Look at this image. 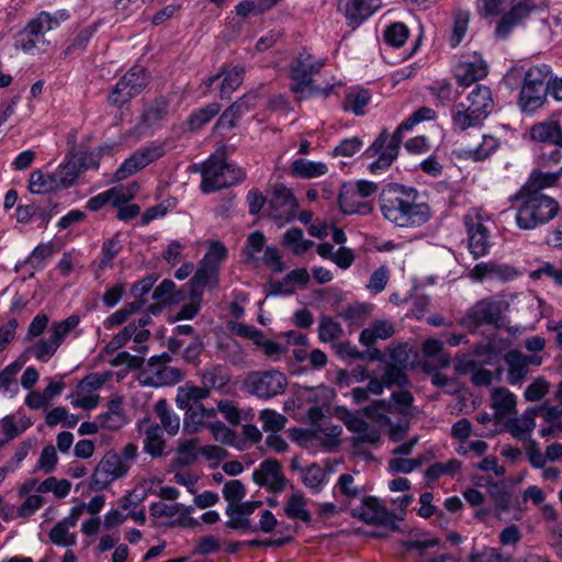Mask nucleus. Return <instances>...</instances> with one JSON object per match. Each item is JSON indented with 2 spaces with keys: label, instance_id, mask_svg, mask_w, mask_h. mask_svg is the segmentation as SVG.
Here are the masks:
<instances>
[{
  "label": "nucleus",
  "instance_id": "nucleus-1",
  "mask_svg": "<svg viewBox=\"0 0 562 562\" xmlns=\"http://www.w3.org/2000/svg\"><path fill=\"white\" fill-rule=\"evenodd\" d=\"M379 203L383 217L398 227H419L431 217L430 206L414 187L387 183L379 194Z\"/></svg>",
  "mask_w": 562,
  "mask_h": 562
},
{
  "label": "nucleus",
  "instance_id": "nucleus-2",
  "mask_svg": "<svg viewBox=\"0 0 562 562\" xmlns=\"http://www.w3.org/2000/svg\"><path fill=\"white\" fill-rule=\"evenodd\" d=\"M225 147L217 149L201 167V190L212 193L222 188H229L241 182L246 175L241 168L226 162Z\"/></svg>",
  "mask_w": 562,
  "mask_h": 562
},
{
  "label": "nucleus",
  "instance_id": "nucleus-3",
  "mask_svg": "<svg viewBox=\"0 0 562 562\" xmlns=\"http://www.w3.org/2000/svg\"><path fill=\"white\" fill-rule=\"evenodd\" d=\"M522 200L516 214V223L521 229H535L553 220L560 210L555 199L546 194H520L513 198V201Z\"/></svg>",
  "mask_w": 562,
  "mask_h": 562
},
{
  "label": "nucleus",
  "instance_id": "nucleus-4",
  "mask_svg": "<svg viewBox=\"0 0 562 562\" xmlns=\"http://www.w3.org/2000/svg\"><path fill=\"white\" fill-rule=\"evenodd\" d=\"M550 75L551 67L547 64L531 66L525 72L517 99V105L522 113L532 114L546 104L550 90Z\"/></svg>",
  "mask_w": 562,
  "mask_h": 562
},
{
  "label": "nucleus",
  "instance_id": "nucleus-5",
  "mask_svg": "<svg viewBox=\"0 0 562 562\" xmlns=\"http://www.w3.org/2000/svg\"><path fill=\"white\" fill-rule=\"evenodd\" d=\"M312 56L306 53H300L296 60L291 65L290 72L293 83L290 90L297 94V100L307 99L323 94L328 97L333 90V86L321 88L315 85L312 79L313 74H317L323 67V63H312Z\"/></svg>",
  "mask_w": 562,
  "mask_h": 562
},
{
  "label": "nucleus",
  "instance_id": "nucleus-6",
  "mask_svg": "<svg viewBox=\"0 0 562 562\" xmlns=\"http://www.w3.org/2000/svg\"><path fill=\"white\" fill-rule=\"evenodd\" d=\"M509 310V303L494 296L477 301L467 313L461 324L469 330H475L481 326L491 325L495 329L506 327L505 313Z\"/></svg>",
  "mask_w": 562,
  "mask_h": 562
},
{
  "label": "nucleus",
  "instance_id": "nucleus-7",
  "mask_svg": "<svg viewBox=\"0 0 562 562\" xmlns=\"http://www.w3.org/2000/svg\"><path fill=\"white\" fill-rule=\"evenodd\" d=\"M409 130V127H403L402 122L391 137L386 128L380 132L374 142L363 153L368 158L378 157L376 160L370 164V172L378 173L380 170H386L391 167L398 156L403 132Z\"/></svg>",
  "mask_w": 562,
  "mask_h": 562
},
{
  "label": "nucleus",
  "instance_id": "nucleus-8",
  "mask_svg": "<svg viewBox=\"0 0 562 562\" xmlns=\"http://www.w3.org/2000/svg\"><path fill=\"white\" fill-rule=\"evenodd\" d=\"M244 386L247 392L261 400H269L284 393L286 376L279 370L251 371L247 374Z\"/></svg>",
  "mask_w": 562,
  "mask_h": 562
},
{
  "label": "nucleus",
  "instance_id": "nucleus-9",
  "mask_svg": "<svg viewBox=\"0 0 562 562\" xmlns=\"http://www.w3.org/2000/svg\"><path fill=\"white\" fill-rule=\"evenodd\" d=\"M350 516L369 526H384L393 532L402 531L395 521L396 514L390 512L376 496H364L361 506L350 510Z\"/></svg>",
  "mask_w": 562,
  "mask_h": 562
},
{
  "label": "nucleus",
  "instance_id": "nucleus-10",
  "mask_svg": "<svg viewBox=\"0 0 562 562\" xmlns=\"http://www.w3.org/2000/svg\"><path fill=\"white\" fill-rule=\"evenodd\" d=\"M252 481L278 494L285 490L288 480L282 472V464L273 458L263 460L258 470L252 473Z\"/></svg>",
  "mask_w": 562,
  "mask_h": 562
},
{
  "label": "nucleus",
  "instance_id": "nucleus-11",
  "mask_svg": "<svg viewBox=\"0 0 562 562\" xmlns=\"http://www.w3.org/2000/svg\"><path fill=\"white\" fill-rule=\"evenodd\" d=\"M337 411H341L344 414L338 417L342 420L348 430L358 434L351 438V446L353 449H358L361 443L374 445L380 441L381 434L378 428L369 429V424L361 417L352 414L345 407H338Z\"/></svg>",
  "mask_w": 562,
  "mask_h": 562
},
{
  "label": "nucleus",
  "instance_id": "nucleus-12",
  "mask_svg": "<svg viewBox=\"0 0 562 562\" xmlns=\"http://www.w3.org/2000/svg\"><path fill=\"white\" fill-rule=\"evenodd\" d=\"M537 7L532 0L518 1L512 5L509 11L505 13L495 29L497 38L505 40L508 37L513 29L522 23Z\"/></svg>",
  "mask_w": 562,
  "mask_h": 562
},
{
  "label": "nucleus",
  "instance_id": "nucleus-13",
  "mask_svg": "<svg viewBox=\"0 0 562 562\" xmlns=\"http://www.w3.org/2000/svg\"><path fill=\"white\" fill-rule=\"evenodd\" d=\"M261 506V501H246L237 505H227L225 513L229 519L225 522V527L241 532H247L248 529H255L249 516Z\"/></svg>",
  "mask_w": 562,
  "mask_h": 562
},
{
  "label": "nucleus",
  "instance_id": "nucleus-14",
  "mask_svg": "<svg viewBox=\"0 0 562 562\" xmlns=\"http://www.w3.org/2000/svg\"><path fill=\"white\" fill-rule=\"evenodd\" d=\"M464 225L469 235V250L474 259L485 256L488 252V231L481 223H474L469 215L464 216Z\"/></svg>",
  "mask_w": 562,
  "mask_h": 562
},
{
  "label": "nucleus",
  "instance_id": "nucleus-15",
  "mask_svg": "<svg viewBox=\"0 0 562 562\" xmlns=\"http://www.w3.org/2000/svg\"><path fill=\"white\" fill-rule=\"evenodd\" d=\"M474 60L461 61L456 68V78L460 86L469 87L487 76V65L481 55L474 53Z\"/></svg>",
  "mask_w": 562,
  "mask_h": 562
},
{
  "label": "nucleus",
  "instance_id": "nucleus-16",
  "mask_svg": "<svg viewBox=\"0 0 562 562\" xmlns=\"http://www.w3.org/2000/svg\"><path fill=\"white\" fill-rule=\"evenodd\" d=\"M532 142L562 147V126L557 120L535 123L529 128Z\"/></svg>",
  "mask_w": 562,
  "mask_h": 562
},
{
  "label": "nucleus",
  "instance_id": "nucleus-17",
  "mask_svg": "<svg viewBox=\"0 0 562 562\" xmlns=\"http://www.w3.org/2000/svg\"><path fill=\"white\" fill-rule=\"evenodd\" d=\"M58 173H44L41 169L34 170L29 179V191L32 194L56 193L64 188L58 181Z\"/></svg>",
  "mask_w": 562,
  "mask_h": 562
},
{
  "label": "nucleus",
  "instance_id": "nucleus-18",
  "mask_svg": "<svg viewBox=\"0 0 562 562\" xmlns=\"http://www.w3.org/2000/svg\"><path fill=\"white\" fill-rule=\"evenodd\" d=\"M184 379V372L175 367L161 366L155 372V375L140 378V384L144 386L159 387L164 385H173Z\"/></svg>",
  "mask_w": 562,
  "mask_h": 562
},
{
  "label": "nucleus",
  "instance_id": "nucleus-19",
  "mask_svg": "<svg viewBox=\"0 0 562 562\" xmlns=\"http://www.w3.org/2000/svg\"><path fill=\"white\" fill-rule=\"evenodd\" d=\"M508 364V382L512 385L520 383L528 373V357L520 350L513 349L504 356Z\"/></svg>",
  "mask_w": 562,
  "mask_h": 562
},
{
  "label": "nucleus",
  "instance_id": "nucleus-20",
  "mask_svg": "<svg viewBox=\"0 0 562 562\" xmlns=\"http://www.w3.org/2000/svg\"><path fill=\"white\" fill-rule=\"evenodd\" d=\"M541 408L538 406L528 407L526 412L522 414V425H519L518 418H508L505 422L506 429L510 432V435L518 439L524 440L525 432H530L536 427L535 417L540 413Z\"/></svg>",
  "mask_w": 562,
  "mask_h": 562
},
{
  "label": "nucleus",
  "instance_id": "nucleus-21",
  "mask_svg": "<svg viewBox=\"0 0 562 562\" xmlns=\"http://www.w3.org/2000/svg\"><path fill=\"white\" fill-rule=\"evenodd\" d=\"M269 207L272 212H277L280 207H285L291 215H294L299 203L291 189L283 183H277L272 189V198L269 201Z\"/></svg>",
  "mask_w": 562,
  "mask_h": 562
},
{
  "label": "nucleus",
  "instance_id": "nucleus-22",
  "mask_svg": "<svg viewBox=\"0 0 562 562\" xmlns=\"http://www.w3.org/2000/svg\"><path fill=\"white\" fill-rule=\"evenodd\" d=\"M559 181V173L543 172L541 170H533L530 173L528 181L522 186L520 194H542L540 191L544 188L553 187Z\"/></svg>",
  "mask_w": 562,
  "mask_h": 562
},
{
  "label": "nucleus",
  "instance_id": "nucleus-23",
  "mask_svg": "<svg viewBox=\"0 0 562 562\" xmlns=\"http://www.w3.org/2000/svg\"><path fill=\"white\" fill-rule=\"evenodd\" d=\"M488 494L495 503V516L501 519L504 512L510 508L512 492L504 481H493L487 479Z\"/></svg>",
  "mask_w": 562,
  "mask_h": 562
},
{
  "label": "nucleus",
  "instance_id": "nucleus-24",
  "mask_svg": "<svg viewBox=\"0 0 562 562\" xmlns=\"http://www.w3.org/2000/svg\"><path fill=\"white\" fill-rule=\"evenodd\" d=\"M168 108L169 101L165 97L160 95L154 99L144 109L138 124L146 127L153 126L167 116Z\"/></svg>",
  "mask_w": 562,
  "mask_h": 562
},
{
  "label": "nucleus",
  "instance_id": "nucleus-25",
  "mask_svg": "<svg viewBox=\"0 0 562 562\" xmlns=\"http://www.w3.org/2000/svg\"><path fill=\"white\" fill-rule=\"evenodd\" d=\"M120 80L125 81L123 85L135 98L149 85L150 72L142 66H134Z\"/></svg>",
  "mask_w": 562,
  "mask_h": 562
},
{
  "label": "nucleus",
  "instance_id": "nucleus-26",
  "mask_svg": "<svg viewBox=\"0 0 562 562\" xmlns=\"http://www.w3.org/2000/svg\"><path fill=\"white\" fill-rule=\"evenodd\" d=\"M245 72L243 65H236L232 69H227L226 66L221 68V74L224 76L220 87L221 99H228L231 93L240 87Z\"/></svg>",
  "mask_w": 562,
  "mask_h": 562
},
{
  "label": "nucleus",
  "instance_id": "nucleus-27",
  "mask_svg": "<svg viewBox=\"0 0 562 562\" xmlns=\"http://www.w3.org/2000/svg\"><path fill=\"white\" fill-rule=\"evenodd\" d=\"M198 441V438L179 440L176 449L179 456L171 461V469L189 467L196 461L199 453Z\"/></svg>",
  "mask_w": 562,
  "mask_h": 562
},
{
  "label": "nucleus",
  "instance_id": "nucleus-28",
  "mask_svg": "<svg viewBox=\"0 0 562 562\" xmlns=\"http://www.w3.org/2000/svg\"><path fill=\"white\" fill-rule=\"evenodd\" d=\"M328 171L326 164L314 162L303 158L295 159L291 164L290 173L294 178L312 179L321 177Z\"/></svg>",
  "mask_w": 562,
  "mask_h": 562
},
{
  "label": "nucleus",
  "instance_id": "nucleus-29",
  "mask_svg": "<svg viewBox=\"0 0 562 562\" xmlns=\"http://www.w3.org/2000/svg\"><path fill=\"white\" fill-rule=\"evenodd\" d=\"M221 111V104L212 102L193 112L186 121L187 130L195 132L207 124Z\"/></svg>",
  "mask_w": 562,
  "mask_h": 562
},
{
  "label": "nucleus",
  "instance_id": "nucleus-30",
  "mask_svg": "<svg viewBox=\"0 0 562 562\" xmlns=\"http://www.w3.org/2000/svg\"><path fill=\"white\" fill-rule=\"evenodd\" d=\"M307 499L302 493H294L289 496L288 502L284 506V514L291 519H299L304 524H311V513L305 509Z\"/></svg>",
  "mask_w": 562,
  "mask_h": 562
},
{
  "label": "nucleus",
  "instance_id": "nucleus-31",
  "mask_svg": "<svg viewBox=\"0 0 562 562\" xmlns=\"http://www.w3.org/2000/svg\"><path fill=\"white\" fill-rule=\"evenodd\" d=\"M468 100L470 102L469 108L482 113L485 117L488 115L493 105L492 92L488 87L477 85L469 94Z\"/></svg>",
  "mask_w": 562,
  "mask_h": 562
},
{
  "label": "nucleus",
  "instance_id": "nucleus-32",
  "mask_svg": "<svg viewBox=\"0 0 562 562\" xmlns=\"http://www.w3.org/2000/svg\"><path fill=\"white\" fill-rule=\"evenodd\" d=\"M435 458L431 450H427L415 459L394 458L389 461V470L392 473H411L414 469L419 468L426 462Z\"/></svg>",
  "mask_w": 562,
  "mask_h": 562
},
{
  "label": "nucleus",
  "instance_id": "nucleus-33",
  "mask_svg": "<svg viewBox=\"0 0 562 562\" xmlns=\"http://www.w3.org/2000/svg\"><path fill=\"white\" fill-rule=\"evenodd\" d=\"M458 108H460V110L452 114V121L461 131L477 126L485 120L482 113H477L469 106L465 108L463 103H459Z\"/></svg>",
  "mask_w": 562,
  "mask_h": 562
},
{
  "label": "nucleus",
  "instance_id": "nucleus-34",
  "mask_svg": "<svg viewBox=\"0 0 562 562\" xmlns=\"http://www.w3.org/2000/svg\"><path fill=\"white\" fill-rule=\"evenodd\" d=\"M154 411L160 418V429L164 428L170 436H175L179 431L180 420L178 416L172 415L169 411L167 400L160 398L157 401Z\"/></svg>",
  "mask_w": 562,
  "mask_h": 562
},
{
  "label": "nucleus",
  "instance_id": "nucleus-35",
  "mask_svg": "<svg viewBox=\"0 0 562 562\" xmlns=\"http://www.w3.org/2000/svg\"><path fill=\"white\" fill-rule=\"evenodd\" d=\"M79 322L80 317L77 314H72L61 322L53 323L49 328V340L59 348L65 337L79 325Z\"/></svg>",
  "mask_w": 562,
  "mask_h": 562
},
{
  "label": "nucleus",
  "instance_id": "nucleus-36",
  "mask_svg": "<svg viewBox=\"0 0 562 562\" xmlns=\"http://www.w3.org/2000/svg\"><path fill=\"white\" fill-rule=\"evenodd\" d=\"M146 438L144 440V450L153 458L162 456L166 441L160 434V426L153 424L145 431Z\"/></svg>",
  "mask_w": 562,
  "mask_h": 562
},
{
  "label": "nucleus",
  "instance_id": "nucleus-37",
  "mask_svg": "<svg viewBox=\"0 0 562 562\" xmlns=\"http://www.w3.org/2000/svg\"><path fill=\"white\" fill-rule=\"evenodd\" d=\"M220 267L215 263H207L206 259H202L192 277L194 281L204 286L215 288L218 285Z\"/></svg>",
  "mask_w": 562,
  "mask_h": 562
},
{
  "label": "nucleus",
  "instance_id": "nucleus-38",
  "mask_svg": "<svg viewBox=\"0 0 562 562\" xmlns=\"http://www.w3.org/2000/svg\"><path fill=\"white\" fill-rule=\"evenodd\" d=\"M517 401L514 393L505 387H496L492 392V407L506 414H516Z\"/></svg>",
  "mask_w": 562,
  "mask_h": 562
},
{
  "label": "nucleus",
  "instance_id": "nucleus-39",
  "mask_svg": "<svg viewBox=\"0 0 562 562\" xmlns=\"http://www.w3.org/2000/svg\"><path fill=\"white\" fill-rule=\"evenodd\" d=\"M147 167L142 155L136 150L128 158L124 160V162L117 168V170L113 175V182L122 181L130 176L136 173L137 171Z\"/></svg>",
  "mask_w": 562,
  "mask_h": 562
},
{
  "label": "nucleus",
  "instance_id": "nucleus-40",
  "mask_svg": "<svg viewBox=\"0 0 562 562\" xmlns=\"http://www.w3.org/2000/svg\"><path fill=\"white\" fill-rule=\"evenodd\" d=\"M98 465V473L99 472H106L111 476L122 472V476H124L130 467L126 464L117 452L114 450H109L103 458L99 461Z\"/></svg>",
  "mask_w": 562,
  "mask_h": 562
},
{
  "label": "nucleus",
  "instance_id": "nucleus-41",
  "mask_svg": "<svg viewBox=\"0 0 562 562\" xmlns=\"http://www.w3.org/2000/svg\"><path fill=\"white\" fill-rule=\"evenodd\" d=\"M405 369L406 368L397 364H386L385 372L382 375L385 387L391 389L396 385L403 389L411 386L412 383L405 372Z\"/></svg>",
  "mask_w": 562,
  "mask_h": 562
},
{
  "label": "nucleus",
  "instance_id": "nucleus-42",
  "mask_svg": "<svg viewBox=\"0 0 562 562\" xmlns=\"http://www.w3.org/2000/svg\"><path fill=\"white\" fill-rule=\"evenodd\" d=\"M66 157L67 161L60 165L56 171L59 177L58 181L64 189L71 188L76 183L79 173L81 172V170L76 165L75 158L77 156L71 157V155H67Z\"/></svg>",
  "mask_w": 562,
  "mask_h": 562
},
{
  "label": "nucleus",
  "instance_id": "nucleus-43",
  "mask_svg": "<svg viewBox=\"0 0 562 562\" xmlns=\"http://www.w3.org/2000/svg\"><path fill=\"white\" fill-rule=\"evenodd\" d=\"M408 27L402 22H394L385 29L383 40L392 47H402L408 40Z\"/></svg>",
  "mask_w": 562,
  "mask_h": 562
},
{
  "label": "nucleus",
  "instance_id": "nucleus-44",
  "mask_svg": "<svg viewBox=\"0 0 562 562\" xmlns=\"http://www.w3.org/2000/svg\"><path fill=\"white\" fill-rule=\"evenodd\" d=\"M259 418L263 423V431H270L271 434H278L281 431L288 422V418L284 415L270 408L262 409L259 413Z\"/></svg>",
  "mask_w": 562,
  "mask_h": 562
},
{
  "label": "nucleus",
  "instance_id": "nucleus-45",
  "mask_svg": "<svg viewBox=\"0 0 562 562\" xmlns=\"http://www.w3.org/2000/svg\"><path fill=\"white\" fill-rule=\"evenodd\" d=\"M342 335L340 324L334 322L329 316L323 315L319 319L318 338L323 342L337 340Z\"/></svg>",
  "mask_w": 562,
  "mask_h": 562
},
{
  "label": "nucleus",
  "instance_id": "nucleus-46",
  "mask_svg": "<svg viewBox=\"0 0 562 562\" xmlns=\"http://www.w3.org/2000/svg\"><path fill=\"white\" fill-rule=\"evenodd\" d=\"M498 147V142L493 136H484L483 143L474 149L464 151L465 158L474 161H483Z\"/></svg>",
  "mask_w": 562,
  "mask_h": 562
},
{
  "label": "nucleus",
  "instance_id": "nucleus-47",
  "mask_svg": "<svg viewBox=\"0 0 562 562\" xmlns=\"http://www.w3.org/2000/svg\"><path fill=\"white\" fill-rule=\"evenodd\" d=\"M371 94L368 89H360L356 93H348L345 98V109L348 106L356 115H363V108L369 104Z\"/></svg>",
  "mask_w": 562,
  "mask_h": 562
},
{
  "label": "nucleus",
  "instance_id": "nucleus-48",
  "mask_svg": "<svg viewBox=\"0 0 562 562\" xmlns=\"http://www.w3.org/2000/svg\"><path fill=\"white\" fill-rule=\"evenodd\" d=\"M266 244V237L262 232L255 231L247 237L246 246L243 250L245 261L250 262L257 260L256 254L261 251Z\"/></svg>",
  "mask_w": 562,
  "mask_h": 562
},
{
  "label": "nucleus",
  "instance_id": "nucleus-49",
  "mask_svg": "<svg viewBox=\"0 0 562 562\" xmlns=\"http://www.w3.org/2000/svg\"><path fill=\"white\" fill-rule=\"evenodd\" d=\"M372 310V305L368 303L356 302L352 305H349L342 313L339 315L350 324H359L363 322L367 316L370 314Z\"/></svg>",
  "mask_w": 562,
  "mask_h": 562
},
{
  "label": "nucleus",
  "instance_id": "nucleus-50",
  "mask_svg": "<svg viewBox=\"0 0 562 562\" xmlns=\"http://www.w3.org/2000/svg\"><path fill=\"white\" fill-rule=\"evenodd\" d=\"M57 347L48 339H38L34 345L26 348L25 353L34 356L37 360L47 362L57 351Z\"/></svg>",
  "mask_w": 562,
  "mask_h": 562
},
{
  "label": "nucleus",
  "instance_id": "nucleus-51",
  "mask_svg": "<svg viewBox=\"0 0 562 562\" xmlns=\"http://www.w3.org/2000/svg\"><path fill=\"white\" fill-rule=\"evenodd\" d=\"M223 496L228 505H237L246 495V487L239 480H231L224 484Z\"/></svg>",
  "mask_w": 562,
  "mask_h": 562
},
{
  "label": "nucleus",
  "instance_id": "nucleus-52",
  "mask_svg": "<svg viewBox=\"0 0 562 562\" xmlns=\"http://www.w3.org/2000/svg\"><path fill=\"white\" fill-rule=\"evenodd\" d=\"M243 113H239L238 106L233 103L220 115L213 131L221 132L222 130H232L236 126V120L239 119Z\"/></svg>",
  "mask_w": 562,
  "mask_h": 562
},
{
  "label": "nucleus",
  "instance_id": "nucleus-53",
  "mask_svg": "<svg viewBox=\"0 0 562 562\" xmlns=\"http://www.w3.org/2000/svg\"><path fill=\"white\" fill-rule=\"evenodd\" d=\"M202 382L210 390L212 387L222 389L229 382V376L224 373L223 367L217 366L203 373Z\"/></svg>",
  "mask_w": 562,
  "mask_h": 562
},
{
  "label": "nucleus",
  "instance_id": "nucleus-54",
  "mask_svg": "<svg viewBox=\"0 0 562 562\" xmlns=\"http://www.w3.org/2000/svg\"><path fill=\"white\" fill-rule=\"evenodd\" d=\"M510 555L504 557L495 548H485L483 551L472 550L469 554V562H509Z\"/></svg>",
  "mask_w": 562,
  "mask_h": 562
},
{
  "label": "nucleus",
  "instance_id": "nucleus-55",
  "mask_svg": "<svg viewBox=\"0 0 562 562\" xmlns=\"http://www.w3.org/2000/svg\"><path fill=\"white\" fill-rule=\"evenodd\" d=\"M206 427L211 430L214 439L223 445H234V440L237 438L236 431L220 420L210 423Z\"/></svg>",
  "mask_w": 562,
  "mask_h": 562
},
{
  "label": "nucleus",
  "instance_id": "nucleus-56",
  "mask_svg": "<svg viewBox=\"0 0 562 562\" xmlns=\"http://www.w3.org/2000/svg\"><path fill=\"white\" fill-rule=\"evenodd\" d=\"M325 480V473L317 463H312L305 469L303 483L306 487L319 492L322 484Z\"/></svg>",
  "mask_w": 562,
  "mask_h": 562
},
{
  "label": "nucleus",
  "instance_id": "nucleus-57",
  "mask_svg": "<svg viewBox=\"0 0 562 562\" xmlns=\"http://www.w3.org/2000/svg\"><path fill=\"white\" fill-rule=\"evenodd\" d=\"M150 490H147L145 484L137 485L133 491H128L120 501V506L123 510L128 509L131 506L136 507L148 496Z\"/></svg>",
  "mask_w": 562,
  "mask_h": 562
},
{
  "label": "nucleus",
  "instance_id": "nucleus-58",
  "mask_svg": "<svg viewBox=\"0 0 562 562\" xmlns=\"http://www.w3.org/2000/svg\"><path fill=\"white\" fill-rule=\"evenodd\" d=\"M125 81L119 80L108 95L110 105L121 108L133 99V94L123 85Z\"/></svg>",
  "mask_w": 562,
  "mask_h": 562
},
{
  "label": "nucleus",
  "instance_id": "nucleus-59",
  "mask_svg": "<svg viewBox=\"0 0 562 562\" xmlns=\"http://www.w3.org/2000/svg\"><path fill=\"white\" fill-rule=\"evenodd\" d=\"M200 413L194 407H189L186 411L184 419H183V428L182 431L186 435H194L199 431L200 427L205 426Z\"/></svg>",
  "mask_w": 562,
  "mask_h": 562
},
{
  "label": "nucleus",
  "instance_id": "nucleus-60",
  "mask_svg": "<svg viewBox=\"0 0 562 562\" xmlns=\"http://www.w3.org/2000/svg\"><path fill=\"white\" fill-rule=\"evenodd\" d=\"M549 391V383L542 376L537 378L525 390V400L528 402H537L541 400Z\"/></svg>",
  "mask_w": 562,
  "mask_h": 562
},
{
  "label": "nucleus",
  "instance_id": "nucleus-61",
  "mask_svg": "<svg viewBox=\"0 0 562 562\" xmlns=\"http://www.w3.org/2000/svg\"><path fill=\"white\" fill-rule=\"evenodd\" d=\"M391 401L398 407L395 408L396 413L400 415H409V408L413 406L414 396L408 390H401L393 392L391 395Z\"/></svg>",
  "mask_w": 562,
  "mask_h": 562
},
{
  "label": "nucleus",
  "instance_id": "nucleus-62",
  "mask_svg": "<svg viewBox=\"0 0 562 562\" xmlns=\"http://www.w3.org/2000/svg\"><path fill=\"white\" fill-rule=\"evenodd\" d=\"M262 261L272 272L278 273L285 270V263L282 261L280 250L277 247H266Z\"/></svg>",
  "mask_w": 562,
  "mask_h": 562
},
{
  "label": "nucleus",
  "instance_id": "nucleus-63",
  "mask_svg": "<svg viewBox=\"0 0 562 562\" xmlns=\"http://www.w3.org/2000/svg\"><path fill=\"white\" fill-rule=\"evenodd\" d=\"M57 462L58 457L55 447L52 445H47L43 448L41 452L37 468L48 474L56 469Z\"/></svg>",
  "mask_w": 562,
  "mask_h": 562
},
{
  "label": "nucleus",
  "instance_id": "nucleus-64",
  "mask_svg": "<svg viewBox=\"0 0 562 562\" xmlns=\"http://www.w3.org/2000/svg\"><path fill=\"white\" fill-rule=\"evenodd\" d=\"M204 350V342L200 335H194L192 341L184 348L182 352V358L192 364L200 363L201 353Z\"/></svg>",
  "mask_w": 562,
  "mask_h": 562
}]
</instances>
